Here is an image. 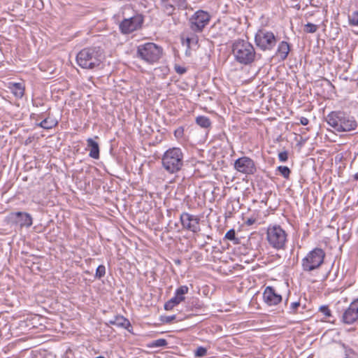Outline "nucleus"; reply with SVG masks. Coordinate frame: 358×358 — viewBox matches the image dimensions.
Listing matches in <instances>:
<instances>
[{
    "label": "nucleus",
    "mask_w": 358,
    "mask_h": 358,
    "mask_svg": "<svg viewBox=\"0 0 358 358\" xmlns=\"http://www.w3.org/2000/svg\"><path fill=\"white\" fill-rule=\"evenodd\" d=\"M320 311L327 317L331 316V312L327 306H321L320 308Z\"/></svg>",
    "instance_id": "35"
},
{
    "label": "nucleus",
    "mask_w": 358,
    "mask_h": 358,
    "mask_svg": "<svg viewBox=\"0 0 358 358\" xmlns=\"http://www.w3.org/2000/svg\"><path fill=\"white\" fill-rule=\"evenodd\" d=\"M106 324L115 325L117 327L125 329L129 332L131 331V329H129L131 327L129 320L122 315L115 316L113 319L108 320Z\"/></svg>",
    "instance_id": "17"
},
{
    "label": "nucleus",
    "mask_w": 358,
    "mask_h": 358,
    "mask_svg": "<svg viewBox=\"0 0 358 358\" xmlns=\"http://www.w3.org/2000/svg\"><path fill=\"white\" fill-rule=\"evenodd\" d=\"M327 124L338 132L351 131L357 127L352 116L343 111H332L326 117Z\"/></svg>",
    "instance_id": "3"
},
{
    "label": "nucleus",
    "mask_w": 358,
    "mask_h": 358,
    "mask_svg": "<svg viewBox=\"0 0 358 358\" xmlns=\"http://www.w3.org/2000/svg\"><path fill=\"white\" fill-rule=\"evenodd\" d=\"M137 56L145 62L153 64L162 57L163 49L154 43H146L137 48Z\"/></svg>",
    "instance_id": "5"
},
{
    "label": "nucleus",
    "mask_w": 358,
    "mask_h": 358,
    "mask_svg": "<svg viewBox=\"0 0 358 358\" xmlns=\"http://www.w3.org/2000/svg\"><path fill=\"white\" fill-rule=\"evenodd\" d=\"M290 51V47L287 42L281 41L278 47L277 54L280 57L282 60H285Z\"/></svg>",
    "instance_id": "20"
},
{
    "label": "nucleus",
    "mask_w": 358,
    "mask_h": 358,
    "mask_svg": "<svg viewBox=\"0 0 358 358\" xmlns=\"http://www.w3.org/2000/svg\"><path fill=\"white\" fill-rule=\"evenodd\" d=\"M232 55L236 62L243 65H250L256 59L254 46L248 41L238 39L233 43Z\"/></svg>",
    "instance_id": "2"
},
{
    "label": "nucleus",
    "mask_w": 358,
    "mask_h": 358,
    "mask_svg": "<svg viewBox=\"0 0 358 358\" xmlns=\"http://www.w3.org/2000/svg\"><path fill=\"white\" fill-rule=\"evenodd\" d=\"M255 41L258 48L263 51H266L275 47L277 40L273 32L261 29L256 33Z\"/></svg>",
    "instance_id": "8"
},
{
    "label": "nucleus",
    "mask_w": 358,
    "mask_h": 358,
    "mask_svg": "<svg viewBox=\"0 0 358 358\" xmlns=\"http://www.w3.org/2000/svg\"><path fill=\"white\" fill-rule=\"evenodd\" d=\"M176 71L179 74H183L186 72V69L180 66H176L175 67Z\"/></svg>",
    "instance_id": "37"
},
{
    "label": "nucleus",
    "mask_w": 358,
    "mask_h": 358,
    "mask_svg": "<svg viewBox=\"0 0 358 358\" xmlns=\"http://www.w3.org/2000/svg\"><path fill=\"white\" fill-rule=\"evenodd\" d=\"M9 89L17 98H22L24 94V87L20 83H9Z\"/></svg>",
    "instance_id": "19"
},
{
    "label": "nucleus",
    "mask_w": 358,
    "mask_h": 358,
    "mask_svg": "<svg viewBox=\"0 0 358 358\" xmlns=\"http://www.w3.org/2000/svg\"><path fill=\"white\" fill-rule=\"evenodd\" d=\"M180 220L182 228L193 233H197L201 230L199 226L200 219L198 216L184 212L180 215Z\"/></svg>",
    "instance_id": "12"
},
{
    "label": "nucleus",
    "mask_w": 358,
    "mask_h": 358,
    "mask_svg": "<svg viewBox=\"0 0 358 358\" xmlns=\"http://www.w3.org/2000/svg\"><path fill=\"white\" fill-rule=\"evenodd\" d=\"M342 320L344 323L348 324L358 321V299L353 301L345 310Z\"/></svg>",
    "instance_id": "14"
},
{
    "label": "nucleus",
    "mask_w": 358,
    "mask_h": 358,
    "mask_svg": "<svg viewBox=\"0 0 358 358\" xmlns=\"http://www.w3.org/2000/svg\"><path fill=\"white\" fill-rule=\"evenodd\" d=\"M210 20V15L207 11L199 10L190 17L189 27L194 32H201Z\"/></svg>",
    "instance_id": "10"
},
{
    "label": "nucleus",
    "mask_w": 358,
    "mask_h": 358,
    "mask_svg": "<svg viewBox=\"0 0 358 358\" xmlns=\"http://www.w3.org/2000/svg\"><path fill=\"white\" fill-rule=\"evenodd\" d=\"M345 358H348V357H345Z\"/></svg>",
    "instance_id": "44"
},
{
    "label": "nucleus",
    "mask_w": 358,
    "mask_h": 358,
    "mask_svg": "<svg viewBox=\"0 0 358 358\" xmlns=\"http://www.w3.org/2000/svg\"><path fill=\"white\" fill-rule=\"evenodd\" d=\"M162 167L170 174H174L182 170L184 166V155L179 148L168 149L162 157Z\"/></svg>",
    "instance_id": "4"
},
{
    "label": "nucleus",
    "mask_w": 358,
    "mask_h": 358,
    "mask_svg": "<svg viewBox=\"0 0 358 358\" xmlns=\"http://www.w3.org/2000/svg\"><path fill=\"white\" fill-rule=\"evenodd\" d=\"M300 305L301 303L299 301L292 302L289 306V313L292 314H295L296 313L297 308L300 306Z\"/></svg>",
    "instance_id": "32"
},
{
    "label": "nucleus",
    "mask_w": 358,
    "mask_h": 358,
    "mask_svg": "<svg viewBox=\"0 0 358 358\" xmlns=\"http://www.w3.org/2000/svg\"><path fill=\"white\" fill-rule=\"evenodd\" d=\"M96 358H104V357H101V356H99V357H97Z\"/></svg>",
    "instance_id": "42"
},
{
    "label": "nucleus",
    "mask_w": 358,
    "mask_h": 358,
    "mask_svg": "<svg viewBox=\"0 0 358 358\" xmlns=\"http://www.w3.org/2000/svg\"><path fill=\"white\" fill-rule=\"evenodd\" d=\"M185 41L187 48H189L192 45H196L198 43L199 38L196 35L192 34L190 36L186 38Z\"/></svg>",
    "instance_id": "27"
},
{
    "label": "nucleus",
    "mask_w": 358,
    "mask_h": 358,
    "mask_svg": "<svg viewBox=\"0 0 358 358\" xmlns=\"http://www.w3.org/2000/svg\"><path fill=\"white\" fill-rule=\"evenodd\" d=\"M309 122V120L306 118V117H301V119H300V123L302 124V125H307Z\"/></svg>",
    "instance_id": "38"
},
{
    "label": "nucleus",
    "mask_w": 358,
    "mask_h": 358,
    "mask_svg": "<svg viewBox=\"0 0 358 358\" xmlns=\"http://www.w3.org/2000/svg\"><path fill=\"white\" fill-rule=\"evenodd\" d=\"M349 24L352 26H358V11H355L349 15Z\"/></svg>",
    "instance_id": "28"
},
{
    "label": "nucleus",
    "mask_w": 358,
    "mask_h": 358,
    "mask_svg": "<svg viewBox=\"0 0 358 358\" xmlns=\"http://www.w3.org/2000/svg\"><path fill=\"white\" fill-rule=\"evenodd\" d=\"M87 148L90 149L89 156L93 159H98L99 158V146L98 143L89 138L87 140Z\"/></svg>",
    "instance_id": "18"
},
{
    "label": "nucleus",
    "mask_w": 358,
    "mask_h": 358,
    "mask_svg": "<svg viewBox=\"0 0 358 358\" xmlns=\"http://www.w3.org/2000/svg\"><path fill=\"white\" fill-rule=\"evenodd\" d=\"M183 132V129L180 128L178 129H177L176 131H175V134L177 135V134H182Z\"/></svg>",
    "instance_id": "40"
},
{
    "label": "nucleus",
    "mask_w": 358,
    "mask_h": 358,
    "mask_svg": "<svg viewBox=\"0 0 358 358\" xmlns=\"http://www.w3.org/2000/svg\"><path fill=\"white\" fill-rule=\"evenodd\" d=\"M196 123L204 129H208L211 126L210 120L208 117L203 115L198 116L196 118Z\"/></svg>",
    "instance_id": "22"
},
{
    "label": "nucleus",
    "mask_w": 358,
    "mask_h": 358,
    "mask_svg": "<svg viewBox=\"0 0 358 358\" xmlns=\"http://www.w3.org/2000/svg\"><path fill=\"white\" fill-rule=\"evenodd\" d=\"M325 252L320 248H315L301 260V267L305 272H311L318 269L324 264Z\"/></svg>",
    "instance_id": "6"
},
{
    "label": "nucleus",
    "mask_w": 358,
    "mask_h": 358,
    "mask_svg": "<svg viewBox=\"0 0 358 358\" xmlns=\"http://www.w3.org/2000/svg\"><path fill=\"white\" fill-rule=\"evenodd\" d=\"M317 30V26L314 24L308 22L306 25L305 31L307 33H311V34L315 33V32H316Z\"/></svg>",
    "instance_id": "31"
},
{
    "label": "nucleus",
    "mask_w": 358,
    "mask_h": 358,
    "mask_svg": "<svg viewBox=\"0 0 358 358\" xmlns=\"http://www.w3.org/2000/svg\"><path fill=\"white\" fill-rule=\"evenodd\" d=\"M189 292V287L187 285L180 286L176 289L175 294L178 296L182 301L185 299V295Z\"/></svg>",
    "instance_id": "23"
},
{
    "label": "nucleus",
    "mask_w": 358,
    "mask_h": 358,
    "mask_svg": "<svg viewBox=\"0 0 358 358\" xmlns=\"http://www.w3.org/2000/svg\"><path fill=\"white\" fill-rule=\"evenodd\" d=\"M182 301L180 300V299L177 296L176 294H174V296H173L171 299H170L168 301H166L164 303V309L166 310H171L173 309V308L178 304H180Z\"/></svg>",
    "instance_id": "21"
},
{
    "label": "nucleus",
    "mask_w": 358,
    "mask_h": 358,
    "mask_svg": "<svg viewBox=\"0 0 358 358\" xmlns=\"http://www.w3.org/2000/svg\"><path fill=\"white\" fill-rule=\"evenodd\" d=\"M103 59V51L99 46L85 48L76 56L78 66L85 69H94L99 67Z\"/></svg>",
    "instance_id": "1"
},
{
    "label": "nucleus",
    "mask_w": 358,
    "mask_h": 358,
    "mask_svg": "<svg viewBox=\"0 0 358 358\" xmlns=\"http://www.w3.org/2000/svg\"><path fill=\"white\" fill-rule=\"evenodd\" d=\"M224 238L231 241L233 242L234 244H238L239 243V238H236V231L234 229H231L229 230L225 236Z\"/></svg>",
    "instance_id": "24"
},
{
    "label": "nucleus",
    "mask_w": 358,
    "mask_h": 358,
    "mask_svg": "<svg viewBox=\"0 0 358 358\" xmlns=\"http://www.w3.org/2000/svg\"><path fill=\"white\" fill-rule=\"evenodd\" d=\"M11 217L15 218V222L20 224V227H29L32 225V217L29 213L16 212L11 214Z\"/></svg>",
    "instance_id": "16"
},
{
    "label": "nucleus",
    "mask_w": 358,
    "mask_h": 358,
    "mask_svg": "<svg viewBox=\"0 0 358 358\" xmlns=\"http://www.w3.org/2000/svg\"><path fill=\"white\" fill-rule=\"evenodd\" d=\"M105 274H106L105 266L99 265L96 270L95 278L100 279L102 277H103L105 275Z\"/></svg>",
    "instance_id": "29"
},
{
    "label": "nucleus",
    "mask_w": 358,
    "mask_h": 358,
    "mask_svg": "<svg viewBox=\"0 0 358 358\" xmlns=\"http://www.w3.org/2000/svg\"><path fill=\"white\" fill-rule=\"evenodd\" d=\"M255 222V219L254 218H248L247 219V220L245 221V224L248 225V226H251Z\"/></svg>",
    "instance_id": "39"
},
{
    "label": "nucleus",
    "mask_w": 358,
    "mask_h": 358,
    "mask_svg": "<svg viewBox=\"0 0 358 358\" xmlns=\"http://www.w3.org/2000/svg\"><path fill=\"white\" fill-rule=\"evenodd\" d=\"M207 355V349L204 347L200 346L194 351V356L196 357H204Z\"/></svg>",
    "instance_id": "30"
},
{
    "label": "nucleus",
    "mask_w": 358,
    "mask_h": 358,
    "mask_svg": "<svg viewBox=\"0 0 358 358\" xmlns=\"http://www.w3.org/2000/svg\"><path fill=\"white\" fill-rule=\"evenodd\" d=\"M176 315H170V316H165L162 319V321L165 323H171L172 321L176 320Z\"/></svg>",
    "instance_id": "36"
},
{
    "label": "nucleus",
    "mask_w": 358,
    "mask_h": 358,
    "mask_svg": "<svg viewBox=\"0 0 358 358\" xmlns=\"http://www.w3.org/2000/svg\"><path fill=\"white\" fill-rule=\"evenodd\" d=\"M266 239L272 248L278 250H284L287 241V234L279 225L270 226L267 229Z\"/></svg>",
    "instance_id": "7"
},
{
    "label": "nucleus",
    "mask_w": 358,
    "mask_h": 358,
    "mask_svg": "<svg viewBox=\"0 0 358 358\" xmlns=\"http://www.w3.org/2000/svg\"><path fill=\"white\" fill-rule=\"evenodd\" d=\"M168 342L164 338H159L155 341H152L149 344H148V347L149 348H159L164 347L167 345Z\"/></svg>",
    "instance_id": "25"
},
{
    "label": "nucleus",
    "mask_w": 358,
    "mask_h": 358,
    "mask_svg": "<svg viewBox=\"0 0 358 358\" xmlns=\"http://www.w3.org/2000/svg\"><path fill=\"white\" fill-rule=\"evenodd\" d=\"M144 22L143 15L136 13L134 15L124 18L119 24L120 31L124 34H129L142 27Z\"/></svg>",
    "instance_id": "9"
},
{
    "label": "nucleus",
    "mask_w": 358,
    "mask_h": 358,
    "mask_svg": "<svg viewBox=\"0 0 358 358\" xmlns=\"http://www.w3.org/2000/svg\"><path fill=\"white\" fill-rule=\"evenodd\" d=\"M162 10L167 15L174 14L176 9L185 10L187 7V0H159Z\"/></svg>",
    "instance_id": "11"
},
{
    "label": "nucleus",
    "mask_w": 358,
    "mask_h": 358,
    "mask_svg": "<svg viewBox=\"0 0 358 358\" xmlns=\"http://www.w3.org/2000/svg\"><path fill=\"white\" fill-rule=\"evenodd\" d=\"M38 125H39V127H41L43 129H49L52 128V127L54 126V124L50 123L48 122V119H44L43 121H41L40 122V124Z\"/></svg>",
    "instance_id": "33"
},
{
    "label": "nucleus",
    "mask_w": 358,
    "mask_h": 358,
    "mask_svg": "<svg viewBox=\"0 0 358 358\" xmlns=\"http://www.w3.org/2000/svg\"><path fill=\"white\" fill-rule=\"evenodd\" d=\"M278 159L281 162H285L288 160V152L287 151L280 152L278 154Z\"/></svg>",
    "instance_id": "34"
},
{
    "label": "nucleus",
    "mask_w": 358,
    "mask_h": 358,
    "mask_svg": "<svg viewBox=\"0 0 358 358\" xmlns=\"http://www.w3.org/2000/svg\"><path fill=\"white\" fill-rule=\"evenodd\" d=\"M201 305H198V308H201Z\"/></svg>",
    "instance_id": "41"
},
{
    "label": "nucleus",
    "mask_w": 358,
    "mask_h": 358,
    "mask_svg": "<svg viewBox=\"0 0 358 358\" xmlns=\"http://www.w3.org/2000/svg\"><path fill=\"white\" fill-rule=\"evenodd\" d=\"M287 301H288V299H286V301H285V303H287Z\"/></svg>",
    "instance_id": "43"
},
{
    "label": "nucleus",
    "mask_w": 358,
    "mask_h": 358,
    "mask_svg": "<svg viewBox=\"0 0 358 358\" xmlns=\"http://www.w3.org/2000/svg\"><path fill=\"white\" fill-rule=\"evenodd\" d=\"M264 301L268 306H275L282 301V296L273 287H266L263 293Z\"/></svg>",
    "instance_id": "15"
},
{
    "label": "nucleus",
    "mask_w": 358,
    "mask_h": 358,
    "mask_svg": "<svg viewBox=\"0 0 358 358\" xmlns=\"http://www.w3.org/2000/svg\"><path fill=\"white\" fill-rule=\"evenodd\" d=\"M277 171L285 179H288L289 178V175L291 173V171H290V169L287 166H279L277 167Z\"/></svg>",
    "instance_id": "26"
},
{
    "label": "nucleus",
    "mask_w": 358,
    "mask_h": 358,
    "mask_svg": "<svg viewBox=\"0 0 358 358\" xmlns=\"http://www.w3.org/2000/svg\"><path fill=\"white\" fill-rule=\"evenodd\" d=\"M234 169L242 173L251 175L256 171V166L254 161L248 157H242L237 159L234 162Z\"/></svg>",
    "instance_id": "13"
}]
</instances>
